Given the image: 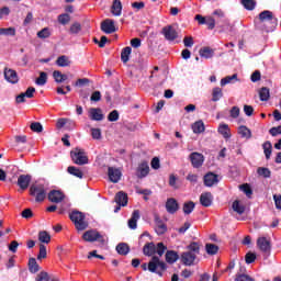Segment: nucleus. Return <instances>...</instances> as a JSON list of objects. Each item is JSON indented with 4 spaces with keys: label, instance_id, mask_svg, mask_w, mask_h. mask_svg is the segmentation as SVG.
I'll return each instance as SVG.
<instances>
[{
    "label": "nucleus",
    "instance_id": "nucleus-1",
    "mask_svg": "<svg viewBox=\"0 0 281 281\" xmlns=\"http://www.w3.org/2000/svg\"><path fill=\"white\" fill-rule=\"evenodd\" d=\"M204 25H207L209 30H214V27L217 25L222 32H226V30L229 27V21L225 19V12L217 9L213 12V16H206Z\"/></svg>",
    "mask_w": 281,
    "mask_h": 281
},
{
    "label": "nucleus",
    "instance_id": "nucleus-2",
    "mask_svg": "<svg viewBox=\"0 0 281 281\" xmlns=\"http://www.w3.org/2000/svg\"><path fill=\"white\" fill-rule=\"evenodd\" d=\"M199 254H201V245L196 241H192L187 246V251L181 254L180 260L184 267H194Z\"/></svg>",
    "mask_w": 281,
    "mask_h": 281
},
{
    "label": "nucleus",
    "instance_id": "nucleus-3",
    "mask_svg": "<svg viewBox=\"0 0 281 281\" xmlns=\"http://www.w3.org/2000/svg\"><path fill=\"white\" fill-rule=\"evenodd\" d=\"M276 23H278V19L273 16V12L265 10L259 13V27L262 32H273L276 30Z\"/></svg>",
    "mask_w": 281,
    "mask_h": 281
},
{
    "label": "nucleus",
    "instance_id": "nucleus-4",
    "mask_svg": "<svg viewBox=\"0 0 281 281\" xmlns=\"http://www.w3.org/2000/svg\"><path fill=\"white\" fill-rule=\"evenodd\" d=\"M168 269V265L165 261H161L159 257L153 256L148 262V271L150 273H156L159 278H164V271Z\"/></svg>",
    "mask_w": 281,
    "mask_h": 281
},
{
    "label": "nucleus",
    "instance_id": "nucleus-5",
    "mask_svg": "<svg viewBox=\"0 0 281 281\" xmlns=\"http://www.w3.org/2000/svg\"><path fill=\"white\" fill-rule=\"evenodd\" d=\"M69 218L74 223L77 232H85L89 227V222L85 221L87 216L80 211H72L69 214Z\"/></svg>",
    "mask_w": 281,
    "mask_h": 281
},
{
    "label": "nucleus",
    "instance_id": "nucleus-6",
    "mask_svg": "<svg viewBox=\"0 0 281 281\" xmlns=\"http://www.w3.org/2000/svg\"><path fill=\"white\" fill-rule=\"evenodd\" d=\"M70 157L74 164L77 166H85L89 164V157L87 156V151H85V149L76 147L70 151Z\"/></svg>",
    "mask_w": 281,
    "mask_h": 281
},
{
    "label": "nucleus",
    "instance_id": "nucleus-7",
    "mask_svg": "<svg viewBox=\"0 0 281 281\" xmlns=\"http://www.w3.org/2000/svg\"><path fill=\"white\" fill-rule=\"evenodd\" d=\"M30 195L35 198L36 203H43L47 196V191L43 184H32L30 187Z\"/></svg>",
    "mask_w": 281,
    "mask_h": 281
},
{
    "label": "nucleus",
    "instance_id": "nucleus-8",
    "mask_svg": "<svg viewBox=\"0 0 281 281\" xmlns=\"http://www.w3.org/2000/svg\"><path fill=\"white\" fill-rule=\"evenodd\" d=\"M161 34L165 36L166 41H169V43H172L173 41H177V38H179V33L172 25H167L162 27Z\"/></svg>",
    "mask_w": 281,
    "mask_h": 281
},
{
    "label": "nucleus",
    "instance_id": "nucleus-9",
    "mask_svg": "<svg viewBox=\"0 0 281 281\" xmlns=\"http://www.w3.org/2000/svg\"><path fill=\"white\" fill-rule=\"evenodd\" d=\"M101 32H104V34H113L114 32H117L115 21L112 19H105L103 22H101Z\"/></svg>",
    "mask_w": 281,
    "mask_h": 281
},
{
    "label": "nucleus",
    "instance_id": "nucleus-10",
    "mask_svg": "<svg viewBox=\"0 0 281 281\" xmlns=\"http://www.w3.org/2000/svg\"><path fill=\"white\" fill-rule=\"evenodd\" d=\"M100 238H102V235L95 229L87 231L82 235V239L86 240V243H95V240H100Z\"/></svg>",
    "mask_w": 281,
    "mask_h": 281
},
{
    "label": "nucleus",
    "instance_id": "nucleus-11",
    "mask_svg": "<svg viewBox=\"0 0 281 281\" xmlns=\"http://www.w3.org/2000/svg\"><path fill=\"white\" fill-rule=\"evenodd\" d=\"M150 172V167L148 166V161L143 160L137 169H136V177L138 179H144V177H148V173Z\"/></svg>",
    "mask_w": 281,
    "mask_h": 281
},
{
    "label": "nucleus",
    "instance_id": "nucleus-12",
    "mask_svg": "<svg viewBox=\"0 0 281 281\" xmlns=\"http://www.w3.org/2000/svg\"><path fill=\"white\" fill-rule=\"evenodd\" d=\"M190 161L193 168H201V166H203V161H205V157L203 154L193 151L190 154Z\"/></svg>",
    "mask_w": 281,
    "mask_h": 281
},
{
    "label": "nucleus",
    "instance_id": "nucleus-13",
    "mask_svg": "<svg viewBox=\"0 0 281 281\" xmlns=\"http://www.w3.org/2000/svg\"><path fill=\"white\" fill-rule=\"evenodd\" d=\"M4 80L7 82H10L11 85H16L19 82V75L16 74V70L11 68H4Z\"/></svg>",
    "mask_w": 281,
    "mask_h": 281
},
{
    "label": "nucleus",
    "instance_id": "nucleus-14",
    "mask_svg": "<svg viewBox=\"0 0 281 281\" xmlns=\"http://www.w3.org/2000/svg\"><path fill=\"white\" fill-rule=\"evenodd\" d=\"M165 207L168 214H177V212H179V202L175 198H169L167 199Z\"/></svg>",
    "mask_w": 281,
    "mask_h": 281
},
{
    "label": "nucleus",
    "instance_id": "nucleus-15",
    "mask_svg": "<svg viewBox=\"0 0 281 281\" xmlns=\"http://www.w3.org/2000/svg\"><path fill=\"white\" fill-rule=\"evenodd\" d=\"M48 201H50V203H63V201H65V193L58 190H52L48 193Z\"/></svg>",
    "mask_w": 281,
    "mask_h": 281
},
{
    "label": "nucleus",
    "instance_id": "nucleus-16",
    "mask_svg": "<svg viewBox=\"0 0 281 281\" xmlns=\"http://www.w3.org/2000/svg\"><path fill=\"white\" fill-rule=\"evenodd\" d=\"M203 181L206 188H212L213 186H216V183H218V175H215L214 172H207L203 177Z\"/></svg>",
    "mask_w": 281,
    "mask_h": 281
},
{
    "label": "nucleus",
    "instance_id": "nucleus-17",
    "mask_svg": "<svg viewBox=\"0 0 281 281\" xmlns=\"http://www.w3.org/2000/svg\"><path fill=\"white\" fill-rule=\"evenodd\" d=\"M257 247H259L260 251L263 254H269L271 251V241L267 239V237H259L257 239Z\"/></svg>",
    "mask_w": 281,
    "mask_h": 281
},
{
    "label": "nucleus",
    "instance_id": "nucleus-18",
    "mask_svg": "<svg viewBox=\"0 0 281 281\" xmlns=\"http://www.w3.org/2000/svg\"><path fill=\"white\" fill-rule=\"evenodd\" d=\"M108 177L112 183H117L120 179H122V171H120L117 168L109 167Z\"/></svg>",
    "mask_w": 281,
    "mask_h": 281
},
{
    "label": "nucleus",
    "instance_id": "nucleus-19",
    "mask_svg": "<svg viewBox=\"0 0 281 281\" xmlns=\"http://www.w3.org/2000/svg\"><path fill=\"white\" fill-rule=\"evenodd\" d=\"M155 232L158 236H164L168 232V226L159 218V216L155 217Z\"/></svg>",
    "mask_w": 281,
    "mask_h": 281
},
{
    "label": "nucleus",
    "instance_id": "nucleus-20",
    "mask_svg": "<svg viewBox=\"0 0 281 281\" xmlns=\"http://www.w3.org/2000/svg\"><path fill=\"white\" fill-rule=\"evenodd\" d=\"M114 201L117 205L126 207L128 205V194H126L124 191H119L114 196Z\"/></svg>",
    "mask_w": 281,
    "mask_h": 281
},
{
    "label": "nucleus",
    "instance_id": "nucleus-21",
    "mask_svg": "<svg viewBox=\"0 0 281 281\" xmlns=\"http://www.w3.org/2000/svg\"><path fill=\"white\" fill-rule=\"evenodd\" d=\"M214 202V196L212 195V192H204L200 195V204L203 207H210L212 206V203Z\"/></svg>",
    "mask_w": 281,
    "mask_h": 281
},
{
    "label": "nucleus",
    "instance_id": "nucleus-22",
    "mask_svg": "<svg viewBox=\"0 0 281 281\" xmlns=\"http://www.w3.org/2000/svg\"><path fill=\"white\" fill-rule=\"evenodd\" d=\"M30 183H32V176L30 175H21L18 178V186L22 190H27L30 188Z\"/></svg>",
    "mask_w": 281,
    "mask_h": 281
},
{
    "label": "nucleus",
    "instance_id": "nucleus-23",
    "mask_svg": "<svg viewBox=\"0 0 281 281\" xmlns=\"http://www.w3.org/2000/svg\"><path fill=\"white\" fill-rule=\"evenodd\" d=\"M90 120L94 122H102L104 120V114H102V109L100 108H91L89 110Z\"/></svg>",
    "mask_w": 281,
    "mask_h": 281
},
{
    "label": "nucleus",
    "instance_id": "nucleus-24",
    "mask_svg": "<svg viewBox=\"0 0 281 281\" xmlns=\"http://www.w3.org/2000/svg\"><path fill=\"white\" fill-rule=\"evenodd\" d=\"M143 254L144 256H147L150 258V256L157 254V246H155V243H147L143 247Z\"/></svg>",
    "mask_w": 281,
    "mask_h": 281
},
{
    "label": "nucleus",
    "instance_id": "nucleus-25",
    "mask_svg": "<svg viewBox=\"0 0 281 281\" xmlns=\"http://www.w3.org/2000/svg\"><path fill=\"white\" fill-rule=\"evenodd\" d=\"M165 260L168 262V265H175V262L179 260V252L175 250H167Z\"/></svg>",
    "mask_w": 281,
    "mask_h": 281
},
{
    "label": "nucleus",
    "instance_id": "nucleus-26",
    "mask_svg": "<svg viewBox=\"0 0 281 281\" xmlns=\"http://www.w3.org/2000/svg\"><path fill=\"white\" fill-rule=\"evenodd\" d=\"M29 271L30 273H38L41 271V266L36 261V258L31 257L29 259Z\"/></svg>",
    "mask_w": 281,
    "mask_h": 281
},
{
    "label": "nucleus",
    "instance_id": "nucleus-27",
    "mask_svg": "<svg viewBox=\"0 0 281 281\" xmlns=\"http://www.w3.org/2000/svg\"><path fill=\"white\" fill-rule=\"evenodd\" d=\"M116 251L119 256H128L131 247L126 243H120L116 246Z\"/></svg>",
    "mask_w": 281,
    "mask_h": 281
},
{
    "label": "nucleus",
    "instance_id": "nucleus-28",
    "mask_svg": "<svg viewBox=\"0 0 281 281\" xmlns=\"http://www.w3.org/2000/svg\"><path fill=\"white\" fill-rule=\"evenodd\" d=\"M139 218V210H135L132 213V217L128 220L130 229H137V220Z\"/></svg>",
    "mask_w": 281,
    "mask_h": 281
},
{
    "label": "nucleus",
    "instance_id": "nucleus-29",
    "mask_svg": "<svg viewBox=\"0 0 281 281\" xmlns=\"http://www.w3.org/2000/svg\"><path fill=\"white\" fill-rule=\"evenodd\" d=\"M199 54L201 58H206V59L214 58V49H212L210 46L202 47L199 50Z\"/></svg>",
    "mask_w": 281,
    "mask_h": 281
},
{
    "label": "nucleus",
    "instance_id": "nucleus-30",
    "mask_svg": "<svg viewBox=\"0 0 281 281\" xmlns=\"http://www.w3.org/2000/svg\"><path fill=\"white\" fill-rule=\"evenodd\" d=\"M111 12L114 16H121L122 15V1L114 0L112 3Z\"/></svg>",
    "mask_w": 281,
    "mask_h": 281
},
{
    "label": "nucleus",
    "instance_id": "nucleus-31",
    "mask_svg": "<svg viewBox=\"0 0 281 281\" xmlns=\"http://www.w3.org/2000/svg\"><path fill=\"white\" fill-rule=\"evenodd\" d=\"M217 133H220L224 139H229V137H232V134L229 133V125L227 124H220Z\"/></svg>",
    "mask_w": 281,
    "mask_h": 281
},
{
    "label": "nucleus",
    "instance_id": "nucleus-32",
    "mask_svg": "<svg viewBox=\"0 0 281 281\" xmlns=\"http://www.w3.org/2000/svg\"><path fill=\"white\" fill-rule=\"evenodd\" d=\"M53 78L55 80V82H57V85H60L63 82H65L66 80H68V76L63 74L60 70H55L53 71Z\"/></svg>",
    "mask_w": 281,
    "mask_h": 281
},
{
    "label": "nucleus",
    "instance_id": "nucleus-33",
    "mask_svg": "<svg viewBox=\"0 0 281 281\" xmlns=\"http://www.w3.org/2000/svg\"><path fill=\"white\" fill-rule=\"evenodd\" d=\"M67 172H68V175H71L72 177H77V179H82L85 177V173L78 167L69 166L67 168Z\"/></svg>",
    "mask_w": 281,
    "mask_h": 281
},
{
    "label": "nucleus",
    "instance_id": "nucleus-34",
    "mask_svg": "<svg viewBox=\"0 0 281 281\" xmlns=\"http://www.w3.org/2000/svg\"><path fill=\"white\" fill-rule=\"evenodd\" d=\"M192 131L196 135H199L201 133H205V123H203V121H198V122L193 123Z\"/></svg>",
    "mask_w": 281,
    "mask_h": 281
},
{
    "label": "nucleus",
    "instance_id": "nucleus-35",
    "mask_svg": "<svg viewBox=\"0 0 281 281\" xmlns=\"http://www.w3.org/2000/svg\"><path fill=\"white\" fill-rule=\"evenodd\" d=\"M238 133L240 137L245 139H251V130H249L247 126L240 125L238 128Z\"/></svg>",
    "mask_w": 281,
    "mask_h": 281
},
{
    "label": "nucleus",
    "instance_id": "nucleus-36",
    "mask_svg": "<svg viewBox=\"0 0 281 281\" xmlns=\"http://www.w3.org/2000/svg\"><path fill=\"white\" fill-rule=\"evenodd\" d=\"M263 153L266 155V159H271V153H273V145L271 142L267 140L262 144Z\"/></svg>",
    "mask_w": 281,
    "mask_h": 281
},
{
    "label": "nucleus",
    "instance_id": "nucleus-37",
    "mask_svg": "<svg viewBox=\"0 0 281 281\" xmlns=\"http://www.w3.org/2000/svg\"><path fill=\"white\" fill-rule=\"evenodd\" d=\"M132 52H133V48H131L130 46H126L122 49V53H121L122 63L126 64L130 60Z\"/></svg>",
    "mask_w": 281,
    "mask_h": 281
},
{
    "label": "nucleus",
    "instance_id": "nucleus-38",
    "mask_svg": "<svg viewBox=\"0 0 281 281\" xmlns=\"http://www.w3.org/2000/svg\"><path fill=\"white\" fill-rule=\"evenodd\" d=\"M38 240L40 243H45L46 245H49V243L52 241V236L49 235V233H47V231H41L38 233Z\"/></svg>",
    "mask_w": 281,
    "mask_h": 281
},
{
    "label": "nucleus",
    "instance_id": "nucleus-39",
    "mask_svg": "<svg viewBox=\"0 0 281 281\" xmlns=\"http://www.w3.org/2000/svg\"><path fill=\"white\" fill-rule=\"evenodd\" d=\"M56 65L58 67H69V65H71V61H69V57L61 55L57 58Z\"/></svg>",
    "mask_w": 281,
    "mask_h": 281
},
{
    "label": "nucleus",
    "instance_id": "nucleus-40",
    "mask_svg": "<svg viewBox=\"0 0 281 281\" xmlns=\"http://www.w3.org/2000/svg\"><path fill=\"white\" fill-rule=\"evenodd\" d=\"M259 98L261 100V102H267L269 100V98H271L269 88L263 87L259 90Z\"/></svg>",
    "mask_w": 281,
    "mask_h": 281
},
{
    "label": "nucleus",
    "instance_id": "nucleus-41",
    "mask_svg": "<svg viewBox=\"0 0 281 281\" xmlns=\"http://www.w3.org/2000/svg\"><path fill=\"white\" fill-rule=\"evenodd\" d=\"M0 36H16V29L12 26L7 29L0 27Z\"/></svg>",
    "mask_w": 281,
    "mask_h": 281
},
{
    "label": "nucleus",
    "instance_id": "nucleus-42",
    "mask_svg": "<svg viewBox=\"0 0 281 281\" xmlns=\"http://www.w3.org/2000/svg\"><path fill=\"white\" fill-rule=\"evenodd\" d=\"M257 175H259V177H263V179H270L271 178V170L267 167H259L257 169Z\"/></svg>",
    "mask_w": 281,
    "mask_h": 281
},
{
    "label": "nucleus",
    "instance_id": "nucleus-43",
    "mask_svg": "<svg viewBox=\"0 0 281 281\" xmlns=\"http://www.w3.org/2000/svg\"><path fill=\"white\" fill-rule=\"evenodd\" d=\"M205 250L209 256H216V254H218V246L215 244H206Z\"/></svg>",
    "mask_w": 281,
    "mask_h": 281
},
{
    "label": "nucleus",
    "instance_id": "nucleus-44",
    "mask_svg": "<svg viewBox=\"0 0 281 281\" xmlns=\"http://www.w3.org/2000/svg\"><path fill=\"white\" fill-rule=\"evenodd\" d=\"M221 98H223V89L220 87L214 88L212 92V102H218Z\"/></svg>",
    "mask_w": 281,
    "mask_h": 281
},
{
    "label": "nucleus",
    "instance_id": "nucleus-45",
    "mask_svg": "<svg viewBox=\"0 0 281 281\" xmlns=\"http://www.w3.org/2000/svg\"><path fill=\"white\" fill-rule=\"evenodd\" d=\"M35 83L38 85V87H45V85H47V72L41 71L40 77L35 80Z\"/></svg>",
    "mask_w": 281,
    "mask_h": 281
},
{
    "label": "nucleus",
    "instance_id": "nucleus-46",
    "mask_svg": "<svg viewBox=\"0 0 281 281\" xmlns=\"http://www.w3.org/2000/svg\"><path fill=\"white\" fill-rule=\"evenodd\" d=\"M240 3L245 10H256V0H240Z\"/></svg>",
    "mask_w": 281,
    "mask_h": 281
},
{
    "label": "nucleus",
    "instance_id": "nucleus-47",
    "mask_svg": "<svg viewBox=\"0 0 281 281\" xmlns=\"http://www.w3.org/2000/svg\"><path fill=\"white\" fill-rule=\"evenodd\" d=\"M194 207H195L194 202L189 201V202H186V203L183 204L182 210H183V213H184V214L189 215V214H192V212H194Z\"/></svg>",
    "mask_w": 281,
    "mask_h": 281
},
{
    "label": "nucleus",
    "instance_id": "nucleus-48",
    "mask_svg": "<svg viewBox=\"0 0 281 281\" xmlns=\"http://www.w3.org/2000/svg\"><path fill=\"white\" fill-rule=\"evenodd\" d=\"M233 210L237 214H245V205L240 204V201H238V200H235L233 202Z\"/></svg>",
    "mask_w": 281,
    "mask_h": 281
},
{
    "label": "nucleus",
    "instance_id": "nucleus-49",
    "mask_svg": "<svg viewBox=\"0 0 281 281\" xmlns=\"http://www.w3.org/2000/svg\"><path fill=\"white\" fill-rule=\"evenodd\" d=\"M82 32V25L79 22H75L70 25L69 34H80Z\"/></svg>",
    "mask_w": 281,
    "mask_h": 281
},
{
    "label": "nucleus",
    "instance_id": "nucleus-50",
    "mask_svg": "<svg viewBox=\"0 0 281 281\" xmlns=\"http://www.w3.org/2000/svg\"><path fill=\"white\" fill-rule=\"evenodd\" d=\"M69 21H71V15H69V13L58 15V23H60V25H67Z\"/></svg>",
    "mask_w": 281,
    "mask_h": 281
},
{
    "label": "nucleus",
    "instance_id": "nucleus-51",
    "mask_svg": "<svg viewBox=\"0 0 281 281\" xmlns=\"http://www.w3.org/2000/svg\"><path fill=\"white\" fill-rule=\"evenodd\" d=\"M239 190H241L243 193L248 196V199H251V194H254V190H251V187L247 183L239 186Z\"/></svg>",
    "mask_w": 281,
    "mask_h": 281
},
{
    "label": "nucleus",
    "instance_id": "nucleus-52",
    "mask_svg": "<svg viewBox=\"0 0 281 281\" xmlns=\"http://www.w3.org/2000/svg\"><path fill=\"white\" fill-rule=\"evenodd\" d=\"M52 36V32H49V27H44L37 32V38H49Z\"/></svg>",
    "mask_w": 281,
    "mask_h": 281
},
{
    "label": "nucleus",
    "instance_id": "nucleus-53",
    "mask_svg": "<svg viewBox=\"0 0 281 281\" xmlns=\"http://www.w3.org/2000/svg\"><path fill=\"white\" fill-rule=\"evenodd\" d=\"M232 80H238V75L234 74L233 76H227L221 80V87H225V85H229Z\"/></svg>",
    "mask_w": 281,
    "mask_h": 281
},
{
    "label": "nucleus",
    "instance_id": "nucleus-54",
    "mask_svg": "<svg viewBox=\"0 0 281 281\" xmlns=\"http://www.w3.org/2000/svg\"><path fill=\"white\" fill-rule=\"evenodd\" d=\"M47 258V247L43 244L40 245V252L37 255V260H43Z\"/></svg>",
    "mask_w": 281,
    "mask_h": 281
},
{
    "label": "nucleus",
    "instance_id": "nucleus-55",
    "mask_svg": "<svg viewBox=\"0 0 281 281\" xmlns=\"http://www.w3.org/2000/svg\"><path fill=\"white\" fill-rule=\"evenodd\" d=\"M30 128L33 131V133H43V124L40 122L31 123Z\"/></svg>",
    "mask_w": 281,
    "mask_h": 281
},
{
    "label": "nucleus",
    "instance_id": "nucleus-56",
    "mask_svg": "<svg viewBox=\"0 0 281 281\" xmlns=\"http://www.w3.org/2000/svg\"><path fill=\"white\" fill-rule=\"evenodd\" d=\"M120 120V112L117 110H113L108 115V122H117Z\"/></svg>",
    "mask_w": 281,
    "mask_h": 281
},
{
    "label": "nucleus",
    "instance_id": "nucleus-57",
    "mask_svg": "<svg viewBox=\"0 0 281 281\" xmlns=\"http://www.w3.org/2000/svg\"><path fill=\"white\" fill-rule=\"evenodd\" d=\"M167 249H168V247L166 245H164V243H158L157 247H156V254H158L159 257L161 258V256H164V254H166Z\"/></svg>",
    "mask_w": 281,
    "mask_h": 281
},
{
    "label": "nucleus",
    "instance_id": "nucleus-58",
    "mask_svg": "<svg viewBox=\"0 0 281 281\" xmlns=\"http://www.w3.org/2000/svg\"><path fill=\"white\" fill-rule=\"evenodd\" d=\"M246 265H252L256 262V254L255 252H247L245 256Z\"/></svg>",
    "mask_w": 281,
    "mask_h": 281
},
{
    "label": "nucleus",
    "instance_id": "nucleus-59",
    "mask_svg": "<svg viewBox=\"0 0 281 281\" xmlns=\"http://www.w3.org/2000/svg\"><path fill=\"white\" fill-rule=\"evenodd\" d=\"M35 281H49V273L42 271L35 278Z\"/></svg>",
    "mask_w": 281,
    "mask_h": 281
},
{
    "label": "nucleus",
    "instance_id": "nucleus-60",
    "mask_svg": "<svg viewBox=\"0 0 281 281\" xmlns=\"http://www.w3.org/2000/svg\"><path fill=\"white\" fill-rule=\"evenodd\" d=\"M92 139H102V131L100 128H91Z\"/></svg>",
    "mask_w": 281,
    "mask_h": 281
},
{
    "label": "nucleus",
    "instance_id": "nucleus-61",
    "mask_svg": "<svg viewBox=\"0 0 281 281\" xmlns=\"http://www.w3.org/2000/svg\"><path fill=\"white\" fill-rule=\"evenodd\" d=\"M25 98H34V93H36V88L29 87L25 92H22Z\"/></svg>",
    "mask_w": 281,
    "mask_h": 281
},
{
    "label": "nucleus",
    "instance_id": "nucleus-62",
    "mask_svg": "<svg viewBox=\"0 0 281 281\" xmlns=\"http://www.w3.org/2000/svg\"><path fill=\"white\" fill-rule=\"evenodd\" d=\"M269 133L272 137H278V135H281V125L277 126V127H271L269 130Z\"/></svg>",
    "mask_w": 281,
    "mask_h": 281
},
{
    "label": "nucleus",
    "instance_id": "nucleus-63",
    "mask_svg": "<svg viewBox=\"0 0 281 281\" xmlns=\"http://www.w3.org/2000/svg\"><path fill=\"white\" fill-rule=\"evenodd\" d=\"M183 45H184V47H192V45H194V37L186 36L183 38Z\"/></svg>",
    "mask_w": 281,
    "mask_h": 281
},
{
    "label": "nucleus",
    "instance_id": "nucleus-64",
    "mask_svg": "<svg viewBox=\"0 0 281 281\" xmlns=\"http://www.w3.org/2000/svg\"><path fill=\"white\" fill-rule=\"evenodd\" d=\"M235 281H256L254 278L249 277L248 274H238Z\"/></svg>",
    "mask_w": 281,
    "mask_h": 281
}]
</instances>
